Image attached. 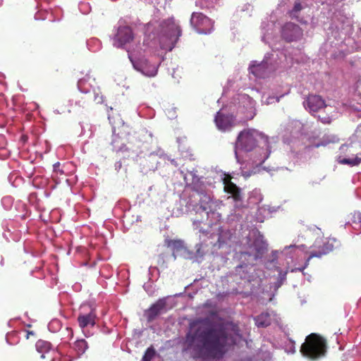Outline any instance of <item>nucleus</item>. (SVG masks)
<instances>
[{"label": "nucleus", "mask_w": 361, "mask_h": 361, "mask_svg": "<svg viewBox=\"0 0 361 361\" xmlns=\"http://www.w3.org/2000/svg\"><path fill=\"white\" fill-rule=\"evenodd\" d=\"M155 355V349L152 345H151L146 350L142 360V361H152Z\"/></svg>", "instance_id": "21"}, {"label": "nucleus", "mask_w": 361, "mask_h": 361, "mask_svg": "<svg viewBox=\"0 0 361 361\" xmlns=\"http://www.w3.org/2000/svg\"><path fill=\"white\" fill-rule=\"evenodd\" d=\"M224 191L231 194L235 202H238L242 200L240 188L233 183H230L228 185H226L224 187Z\"/></svg>", "instance_id": "15"}, {"label": "nucleus", "mask_w": 361, "mask_h": 361, "mask_svg": "<svg viewBox=\"0 0 361 361\" xmlns=\"http://www.w3.org/2000/svg\"><path fill=\"white\" fill-rule=\"evenodd\" d=\"M339 162L342 164H347L351 166H357L361 163V153H356L355 157L343 158Z\"/></svg>", "instance_id": "18"}, {"label": "nucleus", "mask_w": 361, "mask_h": 361, "mask_svg": "<svg viewBox=\"0 0 361 361\" xmlns=\"http://www.w3.org/2000/svg\"><path fill=\"white\" fill-rule=\"evenodd\" d=\"M215 123L220 130H231L235 126V118L232 115H226L220 111L215 116Z\"/></svg>", "instance_id": "11"}, {"label": "nucleus", "mask_w": 361, "mask_h": 361, "mask_svg": "<svg viewBox=\"0 0 361 361\" xmlns=\"http://www.w3.org/2000/svg\"><path fill=\"white\" fill-rule=\"evenodd\" d=\"M302 9V6L300 2H295L292 10L288 12L289 16L292 19H295L300 23H303L299 18V13Z\"/></svg>", "instance_id": "19"}, {"label": "nucleus", "mask_w": 361, "mask_h": 361, "mask_svg": "<svg viewBox=\"0 0 361 361\" xmlns=\"http://www.w3.org/2000/svg\"><path fill=\"white\" fill-rule=\"evenodd\" d=\"M276 99V102H279L280 101V97H269L267 104L272 103V100Z\"/></svg>", "instance_id": "30"}, {"label": "nucleus", "mask_w": 361, "mask_h": 361, "mask_svg": "<svg viewBox=\"0 0 361 361\" xmlns=\"http://www.w3.org/2000/svg\"><path fill=\"white\" fill-rule=\"evenodd\" d=\"M96 312L95 310L91 309L87 313H80L78 317V322L81 329H85L88 326H94L96 324Z\"/></svg>", "instance_id": "12"}, {"label": "nucleus", "mask_w": 361, "mask_h": 361, "mask_svg": "<svg viewBox=\"0 0 361 361\" xmlns=\"http://www.w3.org/2000/svg\"><path fill=\"white\" fill-rule=\"evenodd\" d=\"M85 83V80L84 78H81L78 82V87L80 91L87 92V91H86L84 87Z\"/></svg>", "instance_id": "25"}, {"label": "nucleus", "mask_w": 361, "mask_h": 361, "mask_svg": "<svg viewBox=\"0 0 361 361\" xmlns=\"http://www.w3.org/2000/svg\"><path fill=\"white\" fill-rule=\"evenodd\" d=\"M202 209H203L204 211H206V210H207V209H208V207H207V206H202Z\"/></svg>", "instance_id": "33"}, {"label": "nucleus", "mask_w": 361, "mask_h": 361, "mask_svg": "<svg viewBox=\"0 0 361 361\" xmlns=\"http://www.w3.org/2000/svg\"><path fill=\"white\" fill-rule=\"evenodd\" d=\"M150 26H151V25H149V24L147 25V29L148 30L149 29Z\"/></svg>", "instance_id": "35"}, {"label": "nucleus", "mask_w": 361, "mask_h": 361, "mask_svg": "<svg viewBox=\"0 0 361 361\" xmlns=\"http://www.w3.org/2000/svg\"><path fill=\"white\" fill-rule=\"evenodd\" d=\"M358 216H359V219H360V221L361 222V214H358Z\"/></svg>", "instance_id": "34"}, {"label": "nucleus", "mask_w": 361, "mask_h": 361, "mask_svg": "<svg viewBox=\"0 0 361 361\" xmlns=\"http://www.w3.org/2000/svg\"><path fill=\"white\" fill-rule=\"evenodd\" d=\"M326 340L320 335L312 333L308 335L300 347L302 355L312 360H316L326 355Z\"/></svg>", "instance_id": "2"}, {"label": "nucleus", "mask_w": 361, "mask_h": 361, "mask_svg": "<svg viewBox=\"0 0 361 361\" xmlns=\"http://www.w3.org/2000/svg\"><path fill=\"white\" fill-rule=\"evenodd\" d=\"M95 100H97L98 103H99V102H101V101H102V97H100V98H99V99H97V97H95Z\"/></svg>", "instance_id": "32"}, {"label": "nucleus", "mask_w": 361, "mask_h": 361, "mask_svg": "<svg viewBox=\"0 0 361 361\" xmlns=\"http://www.w3.org/2000/svg\"><path fill=\"white\" fill-rule=\"evenodd\" d=\"M241 337L238 324L230 322H213L207 317L190 323L185 340L199 357L219 360Z\"/></svg>", "instance_id": "1"}, {"label": "nucleus", "mask_w": 361, "mask_h": 361, "mask_svg": "<svg viewBox=\"0 0 361 361\" xmlns=\"http://www.w3.org/2000/svg\"><path fill=\"white\" fill-rule=\"evenodd\" d=\"M202 247L203 246H202V243H198L195 245V248H196L195 257H196L202 258L204 256L205 252L202 250Z\"/></svg>", "instance_id": "23"}, {"label": "nucleus", "mask_w": 361, "mask_h": 361, "mask_svg": "<svg viewBox=\"0 0 361 361\" xmlns=\"http://www.w3.org/2000/svg\"><path fill=\"white\" fill-rule=\"evenodd\" d=\"M166 302L164 299L159 300L156 303L152 305L147 310L148 321L154 320L166 307Z\"/></svg>", "instance_id": "13"}, {"label": "nucleus", "mask_w": 361, "mask_h": 361, "mask_svg": "<svg viewBox=\"0 0 361 361\" xmlns=\"http://www.w3.org/2000/svg\"><path fill=\"white\" fill-rule=\"evenodd\" d=\"M75 350L78 354H83L88 348L87 343L85 339L77 340L74 343Z\"/></svg>", "instance_id": "20"}, {"label": "nucleus", "mask_w": 361, "mask_h": 361, "mask_svg": "<svg viewBox=\"0 0 361 361\" xmlns=\"http://www.w3.org/2000/svg\"><path fill=\"white\" fill-rule=\"evenodd\" d=\"M281 34L287 42H297L302 38L303 30L298 25L288 22L282 26Z\"/></svg>", "instance_id": "6"}, {"label": "nucleus", "mask_w": 361, "mask_h": 361, "mask_svg": "<svg viewBox=\"0 0 361 361\" xmlns=\"http://www.w3.org/2000/svg\"><path fill=\"white\" fill-rule=\"evenodd\" d=\"M130 61H131L133 68L137 71L142 73L144 75L147 77H154L158 72V66L152 64L149 61L142 57L134 59L129 56Z\"/></svg>", "instance_id": "5"}, {"label": "nucleus", "mask_w": 361, "mask_h": 361, "mask_svg": "<svg viewBox=\"0 0 361 361\" xmlns=\"http://www.w3.org/2000/svg\"><path fill=\"white\" fill-rule=\"evenodd\" d=\"M36 350L41 354L40 357L44 359V354L47 353L51 349V344L44 340H39L35 344Z\"/></svg>", "instance_id": "16"}, {"label": "nucleus", "mask_w": 361, "mask_h": 361, "mask_svg": "<svg viewBox=\"0 0 361 361\" xmlns=\"http://www.w3.org/2000/svg\"><path fill=\"white\" fill-rule=\"evenodd\" d=\"M31 336L35 337L36 336L35 332L33 331H26V335H25L26 339H29Z\"/></svg>", "instance_id": "29"}, {"label": "nucleus", "mask_w": 361, "mask_h": 361, "mask_svg": "<svg viewBox=\"0 0 361 361\" xmlns=\"http://www.w3.org/2000/svg\"><path fill=\"white\" fill-rule=\"evenodd\" d=\"M319 119L321 121L322 123H323L324 124H329L332 120L331 116H330L329 115L325 116H321L319 115Z\"/></svg>", "instance_id": "24"}, {"label": "nucleus", "mask_w": 361, "mask_h": 361, "mask_svg": "<svg viewBox=\"0 0 361 361\" xmlns=\"http://www.w3.org/2000/svg\"><path fill=\"white\" fill-rule=\"evenodd\" d=\"M168 246L173 247V248H175L176 250H180L183 247V242L179 240H170L168 243Z\"/></svg>", "instance_id": "22"}, {"label": "nucleus", "mask_w": 361, "mask_h": 361, "mask_svg": "<svg viewBox=\"0 0 361 361\" xmlns=\"http://www.w3.org/2000/svg\"><path fill=\"white\" fill-rule=\"evenodd\" d=\"M160 41L166 37L171 44L176 42L181 35L180 27L173 18L163 20L160 25Z\"/></svg>", "instance_id": "3"}, {"label": "nucleus", "mask_w": 361, "mask_h": 361, "mask_svg": "<svg viewBox=\"0 0 361 361\" xmlns=\"http://www.w3.org/2000/svg\"><path fill=\"white\" fill-rule=\"evenodd\" d=\"M344 147H346L345 151L348 152L352 155L354 154L355 151L353 150L354 147L352 145H343L342 149H344Z\"/></svg>", "instance_id": "27"}, {"label": "nucleus", "mask_w": 361, "mask_h": 361, "mask_svg": "<svg viewBox=\"0 0 361 361\" xmlns=\"http://www.w3.org/2000/svg\"><path fill=\"white\" fill-rule=\"evenodd\" d=\"M304 106L310 113H317L322 109L328 106L324 99L321 96L312 94L307 96L304 102Z\"/></svg>", "instance_id": "10"}, {"label": "nucleus", "mask_w": 361, "mask_h": 361, "mask_svg": "<svg viewBox=\"0 0 361 361\" xmlns=\"http://www.w3.org/2000/svg\"><path fill=\"white\" fill-rule=\"evenodd\" d=\"M231 179H232V177H231L230 175H226V176L224 178V179H223V183H224V187H225L226 185H228V183H233V182L231 181Z\"/></svg>", "instance_id": "28"}, {"label": "nucleus", "mask_w": 361, "mask_h": 361, "mask_svg": "<svg viewBox=\"0 0 361 361\" xmlns=\"http://www.w3.org/2000/svg\"><path fill=\"white\" fill-rule=\"evenodd\" d=\"M332 245L329 244L325 240L322 238L317 239L312 246V250L310 252L306 264H308L309 261L313 257H321L323 255L328 254L332 250Z\"/></svg>", "instance_id": "9"}, {"label": "nucleus", "mask_w": 361, "mask_h": 361, "mask_svg": "<svg viewBox=\"0 0 361 361\" xmlns=\"http://www.w3.org/2000/svg\"><path fill=\"white\" fill-rule=\"evenodd\" d=\"M257 327H267L271 324L270 314L268 312H262L254 318Z\"/></svg>", "instance_id": "17"}, {"label": "nucleus", "mask_w": 361, "mask_h": 361, "mask_svg": "<svg viewBox=\"0 0 361 361\" xmlns=\"http://www.w3.org/2000/svg\"><path fill=\"white\" fill-rule=\"evenodd\" d=\"M268 64L267 62L257 63L254 62L249 67V70L252 74L257 78H265L268 74Z\"/></svg>", "instance_id": "14"}, {"label": "nucleus", "mask_w": 361, "mask_h": 361, "mask_svg": "<svg viewBox=\"0 0 361 361\" xmlns=\"http://www.w3.org/2000/svg\"><path fill=\"white\" fill-rule=\"evenodd\" d=\"M134 39L133 30L129 26H120L114 37V46L122 48L124 45L132 42Z\"/></svg>", "instance_id": "8"}, {"label": "nucleus", "mask_w": 361, "mask_h": 361, "mask_svg": "<svg viewBox=\"0 0 361 361\" xmlns=\"http://www.w3.org/2000/svg\"><path fill=\"white\" fill-rule=\"evenodd\" d=\"M360 30H361V27H360Z\"/></svg>", "instance_id": "36"}, {"label": "nucleus", "mask_w": 361, "mask_h": 361, "mask_svg": "<svg viewBox=\"0 0 361 361\" xmlns=\"http://www.w3.org/2000/svg\"><path fill=\"white\" fill-rule=\"evenodd\" d=\"M255 133V130L250 129L241 131L237 137V147H240L246 152L253 150L257 146Z\"/></svg>", "instance_id": "7"}, {"label": "nucleus", "mask_w": 361, "mask_h": 361, "mask_svg": "<svg viewBox=\"0 0 361 361\" xmlns=\"http://www.w3.org/2000/svg\"><path fill=\"white\" fill-rule=\"evenodd\" d=\"M190 24L200 34H208L213 30L214 23L202 13H193L190 18Z\"/></svg>", "instance_id": "4"}, {"label": "nucleus", "mask_w": 361, "mask_h": 361, "mask_svg": "<svg viewBox=\"0 0 361 361\" xmlns=\"http://www.w3.org/2000/svg\"><path fill=\"white\" fill-rule=\"evenodd\" d=\"M59 166V163L55 164L54 165V167L55 170H56V168H58Z\"/></svg>", "instance_id": "31"}, {"label": "nucleus", "mask_w": 361, "mask_h": 361, "mask_svg": "<svg viewBox=\"0 0 361 361\" xmlns=\"http://www.w3.org/2000/svg\"><path fill=\"white\" fill-rule=\"evenodd\" d=\"M88 102V99L85 97H81L80 99L75 102L80 106H84Z\"/></svg>", "instance_id": "26"}]
</instances>
